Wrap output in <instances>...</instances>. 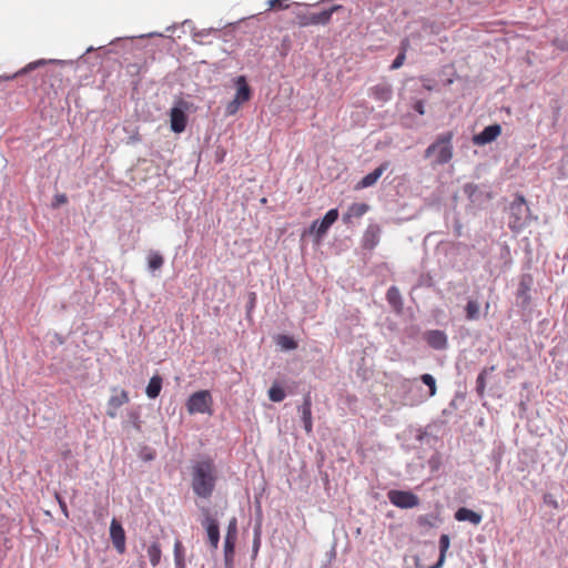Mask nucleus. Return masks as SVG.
Listing matches in <instances>:
<instances>
[{"mask_svg":"<svg viewBox=\"0 0 568 568\" xmlns=\"http://www.w3.org/2000/svg\"><path fill=\"white\" fill-rule=\"evenodd\" d=\"M190 110V103L185 100H179L170 111L171 129L176 132H183L187 124L186 112Z\"/></svg>","mask_w":568,"mask_h":568,"instance_id":"obj_10","label":"nucleus"},{"mask_svg":"<svg viewBox=\"0 0 568 568\" xmlns=\"http://www.w3.org/2000/svg\"><path fill=\"white\" fill-rule=\"evenodd\" d=\"M139 458L143 462H152L156 457V452L150 446H142L138 454Z\"/></svg>","mask_w":568,"mask_h":568,"instance_id":"obj_38","label":"nucleus"},{"mask_svg":"<svg viewBox=\"0 0 568 568\" xmlns=\"http://www.w3.org/2000/svg\"><path fill=\"white\" fill-rule=\"evenodd\" d=\"M43 63H44V61H42V60H40V61H38V62L30 63V64L28 65V69H33V68H36V67H38V65L43 64Z\"/></svg>","mask_w":568,"mask_h":568,"instance_id":"obj_52","label":"nucleus"},{"mask_svg":"<svg viewBox=\"0 0 568 568\" xmlns=\"http://www.w3.org/2000/svg\"><path fill=\"white\" fill-rule=\"evenodd\" d=\"M162 385H163V378L159 374L153 375L150 378V381L146 385V388H145L146 396L150 399H155L161 393Z\"/></svg>","mask_w":568,"mask_h":568,"instance_id":"obj_24","label":"nucleus"},{"mask_svg":"<svg viewBox=\"0 0 568 568\" xmlns=\"http://www.w3.org/2000/svg\"><path fill=\"white\" fill-rule=\"evenodd\" d=\"M495 371H496V366L491 365L489 367H484L479 372L477 379H476V393L479 398H483L485 396L487 376Z\"/></svg>","mask_w":568,"mask_h":568,"instance_id":"obj_23","label":"nucleus"},{"mask_svg":"<svg viewBox=\"0 0 568 568\" xmlns=\"http://www.w3.org/2000/svg\"><path fill=\"white\" fill-rule=\"evenodd\" d=\"M435 519L437 516L434 514L420 515L417 517V525L423 528H433L435 527Z\"/></svg>","mask_w":568,"mask_h":568,"instance_id":"obj_37","label":"nucleus"},{"mask_svg":"<svg viewBox=\"0 0 568 568\" xmlns=\"http://www.w3.org/2000/svg\"><path fill=\"white\" fill-rule=\"evenodd\" d=\"M173 555L175 568H186L185 547L180 539H176L174 542Z\"/></svg>","mask_w":568,"mask_h":568,"instance_id":"obj_29","label":"nucleus"},{"mask_svg":"<svg viewBox=\"0 0 568 568\" xmlns=\"http://www.w3.org/2000/svg\"><path fill=\"white\" fill-rule=\"evenodd\" d=\"M146 554L150 559V562L153 567L158 566L161 561L162 550L161 546L158 541H152L148 548Z\"/></svg>","mask_w":568,"mask_h":568,"instance_id":"obj_31","label":"nucleus"},{"mask_svg":"<svg viewBox=\"0 0 568 568\" xmlns=\"http://www.w3.org/2000/svg\"><path fill=\"white\" fill-rule=\"evenodd\" d=\"M406 45H407V41L405 43H403L402 51L399 52V54L393 61V63L390 65L392 70L399 69L404 64L405 59H406Z\"/></svg>","mask_w":568,"mask_h":568,"instance_id":"obj_39","label":"nucleus"},{"mask_svg":"<svg viewBox=\"0 0 568 568\" xmlns=\"http://www.w3.org/2000/svg\"><path fill=\"white\" fill-rule=\"evenodd\" d=\"M260 545H261V535H260V526H257L254 529V539H253V549H252L253 558L256 557L258 549H260Z\"/></svg>","mask_w":568,"mask_h":568,"instance_id":"obj_42","label":"nucleus"},{"mask_svg":"<svg viewBox=\"0 0 568 568\" xmlns=\"http://www.w3.org/2000/svg\"><path fill=\"white\" fill-rule=\"evenodd\" d=\"M419 381L428 388L426 397H434L437 393L436 378L432 374L425 373L419 376Z\"/></svg>","mask_w":568,"mask_h":568,"instance_id":"obj_33","label":"nucleus"},{"mask_svg":"<svg viewBox=\"0 0 568 568\" xmlns=\"http://www.w3.org/2000/svg\"><path fill=\"white\" fill-rule=\"evenodd\" d=\"M507 211L508 227L514 233H520L523 230L529 226L532 220H537L536 216H532L525 196L520 193L515 194V197L510 202Z\"/></svg>","mask_w":568,"mask_h":568,"instance_id":"obj_2","label":"nucleus"},{"mask_svg":"<svg viewBox=\"0 0 568 568\" xmlns=\"http://www.w3.org/2000/svg\"><path fill=\"white\" fill-rule=\"evenodd\" d=\"M68 203V196L67 194L64 193H58L54 195L53 200H52V203H51V207L52 209H59L61 205Z\"/></svg>","mask_w":568,"mask_h":568,"instance_id":"obj_41","label":"nucleus"},{"mask_svg":"<svg viewBox=\"0 0 568 568\" xmlns=\"http://www.w3.org/2000/svg\"><path fill=\"white\" fill-rule=\"evenodd\" d=\"M236 94L234 97L235 100L240 101L242 104L247 102L251 99L252 92L246 82L245 77L241 75L236 80Z\"/></svg>","mask_w":568,"mask_h":568,"instance_id":"obj_22","label":"nucleus"},{"mask_svg":"<svg viewBox=\"0 0 568 568\" xmlns=\"http://www.w3.org/2000/svg\"><path fill=\"white\" fill-rule=\"evenodd\" d=\"M113 395L110 396L106 403L105 414L110 418H116L119 408L128 404L130 400L129 393L125 389L112 388Z\"/></svg>","mask_w":568,"mask_h":568,"instance_id":"obj_11","label":"nucleus"},{"mask_svg":"<svg viewBox=\"0 0 568 568\" xmlns=\"http://www.w3.org/2000/svg\"><path fill=\"white\" fill-rule=\"evenodd\" d=\"M387 498L392 505L400 509H412L420 503L419 497L410 490L390 489Z\"/></svg>","mask_w":568,"mask_h":568,"instance_id":"obj_8","label":"nucleus"},{"mask_svg":"<svg viewBox=\"0 0 568 568\" xmlns=\"http://www.w3.org/2000/svg\"><path fill=\"white\" fill-rule=\"evenodd\" d=\"M424 156L429 160L434 169L438 165H444L453 158L452 144H429L425 150Z\"/></svg>","mask_w":568,"mask_h":568,"instance_id":"obj_5","label":"nucleus"},{"mask_svg":"<svg viewBox=\"0 0 568 568\" xmlns=\"http://www.w3.org/2000/svg\"><path fill=\"white\" fill-rule=\"evenodd\" d=\"M55 499H57L59 507H60L62 514L64 515V517L69 518V510H68V506H67L64 498L60 494L57 493Z\"/></svg>","mask_w":568,"mask_h":568,"instance_id":"obj_45","label":"nucleus"},{"mask_svg":"<svg viewBox=\"0 0 568 568\" xmlns=\"http://www.w3.org/2000/svg\"><path fill=\"white\" fill-rule=\"evenodd\" d=\"M241 104H242V103H241L240 101H237V100L233 99L232 101H230V102L226 104L225 113H226L227 115H233V114H235V113L239 111V109H240Z\"/></svg>","mask_w":568,"mask_h":568,"instance_id":"obj_43","label":"nucleus"},{"mask_svg":"<svg viewBox=\"0 0 568 568\" xmlns=\"http://www.w3.org/2000/svg\"><path fill=\"white\" fill-rule=\"evenodd\" d=\"M369 94L379 102H387L392 99L393 89L388 83L383 82L372 87L369 89Z\"/></svg>","mask_w":568,"mask_h":568,"instance_id":"obj_19","label":"nucleus"},{"mask_svg":"<svg viewBox=\"0 0 568 568\" xmlns=\"http://www.w3.org/2000/svg\"><path fill=\"white\" fill-rule=\"evenodd\" d=\"M542 499L546 505L552 507L554 509L559 508L558 500L556 499V497L552 494H550V493L545 494Z\"/></svg>","mask_w":568,"mask_h":568,"instance_id":"obj_44","label":"nucleus"},{"mask_svg":"<svg viewBox=\"0 0 568 568\" xmlns=\"http://www.w3.org/2000/svg\"><path fill=\"white\" fill-rule=\"evenodd\" d=\"M413 108H414V110H415L416 112H418L419 114H424V112H425V111H424V103H423V101H420V100L416 101V102L414 103V106H413Z\"/></svg>","mask_w":568,"mask_h":568,"instance_id":"obj_49","label":"nucleus"},{"mask_svg":"<svg viewBox=\"0 0 568 568\" xmlns=\"http://www.w3.org/2000/svg\"><path fill=\"white\" fill-rule=\"evenodd\" d=\"M211 150L214 151L215 162L222 163L226 155V150L222 148L220 144H205L204 148L200 150V156H202L203 154H207Z\"/></svg>","mask_w":568,"mask_h":568,"instance_id":"obj_30","label":"nucleus"},{"mask_svg":"<svg viewBox=\"0 0 568 568\" xmlns=\"http://www.w3.org/2000/svg\"><path fill=\"white\" fill-rule=\"evenodd\" d=\"M217 470L214 459L203 456L192 465L191 487L195 496L209 499L216 486Z\"/></svg>","mask_w":568,"mask_h":568,"instance_id":"obj_1","label":"nucleus"},{"mask_svg":"<svg viewBox=\"0 0 568 568\" xmlns=\"http://www.w3.org/2000/svg\"><path fill=\"white\" fill-rule=\"evenodd\" d=\"M236 540L235 538L224 537L223 552L225 568H234Z\"/></svg>","mask_w":568,"mask_h":568,"instance_id":"obj_20","label":"nucleus"},{"mask_svg":"<svg viewBox=\"0 0 568 568\" xmlns=\"http://www.w3.org/2000/svg\"><path fill=\"white\" fill-rule=\"evenodd\" d=\"M110 538L113 547L119 554L125 552V531L122 524L113 518L110 524Z\"/></svg>","mask_w":568,"mask_h":568,"instance_id":"obj_14","label":"nucleus"},{"mask_svg":"<svg viewBox=\"0 0 568 568\" xmlns=\"http://www.w3.org/2000/svg\"><path fill=\"white\" fill-rule=\"evenodd\" d=\"M285 390L277 384L272 385L268 389V398L272 402L280 403L285 398Z\"/></svg>","mask_w":568,"mask_h":568,"instance_id":"obj_36","label":"nucleus"},{"mask_svg":"<svg viewBox=\"0 0 568 568\" xmlns=\"http://www.w3.org/2000/svg\"><path fill=\"white\" fill-rule=\"evenodd\" d=\"M371 206L367 203H352L347 211L343 214V223L348 225L352 219H359L369 211Z\"/></svg>","mask_w":568,"mask_h":568,"instance_id":"obj_17","label":"nucleus"},{"mask_svg":"<svg viewBox=\"0 0 568 568\" xmlns=\"http://www.w3.org/2000/svg\"><path fill=\"white\" fill-rule=\"evenodd\" d=\"M422 285L430 286L432 285V277L430 276H427V277L420 276L417 286H422Z\"/></svg>","mask_w":568,"mask_h":568,"instance_id":"obj_48","label":"nucleus"},{"mask_svg":"<svg viewBox=\"0 0 568 568\" xmlns=\"http://www.w3.org/2000/svg\"><path fill=\"white\" fill-rule=\"evenodd\" d=\"M450 140H452V135L447 134V135L440 136L437 142L445 143V142H449Z\"/></svg>","mask_w":568,"mask_h":568,"instance_id":"obj_51","label":"nucleus"},{"mask_svg":"<svg viewBox=\"0 0 568 568\" xmlns=\"http://www.w3.org/2000/svg\"><path fill=\"white\" fill-rule=\"evenodd\" d=\"M463 192L477 206H481L493 199L491 190L487 184L466 183L463 186Z\"/></svg>","mask_w":568,"mask_h":568,"instance_id":"obj_6","label":"nucleus"},{"mask_svg":"<svg viewBox=\"0 0 568 568\" xmlns=\"http://www.w3.org/2000/svg\"><path fill=\"white\" fill-rule=\"evenodd\" d=\"M212 396L209 390H199L193 393L187 402L186 409L189 414H211Z\"/></svg>","mask_w":568,"mask_h":568,"instance_id":"obj_7","label":"nucleus"},{"mask_svg":"<svg viewBox=\"0 0 568 568\" xmlns=\"http://www.w3.org/2000/svg\"><path fill=\"white\" fill-rule=\"evenodd\" d=\"M423 339L435 351H445L448 348L447 334L442 329H427L423 333Z\"/></svg>","mask_w":568,"mask_h":568,"instance_id":"obj_12","label":"nucleus"},{"mask_svg":"<svg viewBox=\"0 0 568 568\" xmlns=\"http://www.w3.org/2000/svg\"><path fill=\"white\" fill-rule=\"evenodd\" d=\"M201 517L200 524L206 532L207 544L211 550L215 551L220 545V523H219V511L213 510L212 508L203 505L196 504Z\"/></svg>","mask_w":568,"mask_h":568,"instance_id":"obj_3","label":"nucleus"},{"mask_svg":"<svg viewBox=\"0 0 568 568\" xmlns=\"http://www.w3.org/2000/svg\"><path fill=\"white\" fill-rule=\"evenodd\" d=\"M454 518L457 521H468V523L477 526L481 523L483 515L480 513L469 509L467 507H459L455 511Z\"/></svg>","mask_w":568,"mask_h":568,"instance_id":"obj_18","label":"nucleus"},{"mask_svg":"<svg viewBox=\"0 0 568 568\" xmlns=\"http://www.w3.org/2000/svg\"><path fill=\"white\" fill-rule=\"evenodd\" d=\"M386 298H387V302L392 306H394V307L402 306V296H400L399 290L396 286H390L387 290Z\"/></svg>","mask_w":568,"mask_h":568,"instance_id":"obj_35","label":"nucleus"},{"mask_svg":"<svg viewBox=\"0 0 568 568\" xmlns=\"http://www.w3.org/2000/svg\"><path fill=\"white\" fill-rule=\"evenodd\" d=\"M449 407L452 408H456V400L455 399H452L450 403H449Z\"/></svg>","mask_w":568,"mask_h":568,"instance_id":"obj_53","label":"nucleus"},{"mask_svg":"<svg viewBox=\"0 0 568 568\" xmlns=\"http://www.w3.org/2000/svg\"><path fill=\"white\" fill-rule=\"evenodd\" d=\"M427 435H428V434H427V432H425V430H419V432H418V434L416 435V439H417L418 442H423V440H424V438H425Z\"/></svg>","mask_w":568,"mask_h":568,"instance_id":"obj_50","label":"nucleus"},{"mask_svg":"<svg viewBox=\"0 0 568 568\" xmlns=\"http://www.w3.org/2000/svg\"><path fill=\"white\" fill-rule=\"evenodd\" d=\"M255 302H256L255 293H250V298H248V302L246 304L247 313H250L254 308Z\"/></svg>","mask_w":568,"mask_h":568,"instance_id":"obj_47","label":"nucleus"},{"mask_svg":"<svg viewBox=\"0 0 568 568\" xmlns=\"http://www.w3.org/2000/svg\"><path fill=\"white\" fill-rule=\"evenodd\" d=\"M480 306L477 301L470 300L467 302L465 312L468 321H476L479 318Z\"/></svg>","mask_w":568,"mask_h":568,"instance_id":"obj_34","label":"nucleus"},{"mask_svg":"<svg viewBox=\"0 0 568 568\" xmlns=\"http://www.w3.org/2000/svg\"><path fill=\"white\" fill-rule=\"evenodd\" d=\"M148 268L151 273H155L156 271H160L164 264V257L163 255L158 252V251H153L151 250L149 253H148Z\"/></svg>","mask_w":568,"mask_h":568,"instance_id":"obj_27","label":"nucleus"},{"mask_svg":"<svg viewBox=\"0 0 568 568\" xmlns=\"http://www.w3.org/2000/svg\"><path fill=\"white\" fill-rule=\"evenodd\" d=\"M439 464H440V459H439V456H437V455L432 456L428 460V465L432 468V470H437L439 467Z\"/></svg>","mask_w":568,"mask_h":568,"instance_id":"obj_46","label":"nucleus"},{"mask_svg":"<svg viewBox=\"0 0 568 568\" xmlns=\"http://www.w3.org/2000/svg\"><path fill=\"white\" fill-rule=\"evenodd\" d=\"M438 546H439V557H438V560L436 561V564H434L433 566L428 567V568H442L444 566V562H445V559H446V552L450 546V538L448 535L446 534H443L440 537H439V541H438Z\"/></svg>","mask_w":568,"mask_h":568,"instance_id":"obj_26","label":"nucleus"},{"mask_svg":"<svg viewBox=\"0 0 568 568\" xmlns=\"http://www.w3.org/2000/svg\"><path fill=\"white\" fill-rule=\"evenodd\" d=\"M339 213L337 209L328 210L321 220L312 222L308 232L315 235L317 242H320L328 232L331 226L338 220Z\"/></svg>","mask_w":568,"mask_h":568,"instance_id":"obj_9","label":"nucleus"},{"mask_svg":"<svg viewBox=\"0 0 568 568\" xmlns=\"http://www.w3.org/2000/svg\"><path fill=\"white\" fill-rule=\"evenodd\" d=\"M275 344L284 352H291L298 347L295 338L287 334H278L274 337Z\"/></svg>","mask_w":568,"mask_h":568,"instance_id":"obj_25","label":"nucleus"},{"mask_svg":"<svg viewBox=\"0 0 568 568\" xmlns=\"http://www.w3.org/2000/svg\"><path fill=\"white\" fill-rule=\"evenodd\" d=\"M382 227L377 223H369L362 236V247L366 251H373L379 243Z\"/></svg>","mask_w":568,"mask_h":568,"instance_id":"obj_13","label":"nucleus"},{"mask_svg":"<svg viewBox=\"0 0 568 568\" xmlns=\"http://www.w3.org/2000/svg\"><path fill=\"white\" fill-rule=\"evenodd\" d=\"M342 6L335 4L327 10H323L321 12H308L301 11L296 13L297 24L302 28L308 26H326L333 16L334 12L339 10Z\"/></svg>","mask_w":568,"mask_h":568,"instance_id":"obj_4","label":"nucleus"},{"mask_svg":"<svg viewBox=\"0 0 568 568\" xmlns=\"http://www.w3.org/2000/svg\"><path fill=\"white\" fill-rule=\"evenodd\" d=\"M389 168V162L385 161L371 173L363 176L355 185V190H364L374 186L383 173Z\"/></svg>","mask_w":568,"mask_h":568,"instance_id":"obj_15","label":"nucleus"},{"mask_svg":"<svg viewBox=\"0 0 568 568\" xmlns=\"http://www.w3.org/2000/svg\"><path fill=\"white\" fill-rule=\"evenodd\" d=\"M298 413L303 423V427L307 435L313 433V420H312V398L310 394L303 397L302 405L298 406Z\"/></svg>","mask_w":568,"mask_h":568,"instance_id":"obj_16","label":"nucleus"},{"mask_svg":"<svg viewBox=\"0 0 568 568\" xmlns=\"http://www.w3.org/2000/svg\"><path fill=\"white\" fill-rule=\"evenodd\" d=\"M532 284V276L530 274H524L521 275L517 295L518 297L524 298L526 301L528 298V292L530 291Z\"/></svg>","mask_w":568,"mask_h":568,"instance_id":"obj_32","label":"nucleus"},{"mask_svg":"<svg viewBox=\"0 0 568 568\" xmlns=\"http://www.w3.org/2000/svg\"><path fill=\"white\" fill-rule=\"evenodd\" d=\"M225 537L237 539V519L232 517L229 521Z\"/></svg>","mask_w":568,"mask_h":568,"instance_id":"obj_40","label":"nucleus"},{"mask_svg":"<svg viewBox=\"0 0 568 568\" xmlns=\"http://www.w3.org/2000/svg\"><path fill=\"white\" fill-rule=\"evenodd\" d=\"M501 132L499 124L488 125L484 131L473 138V142H493Z\"/></svg>","mask_w":568,"mask_h":568,"instance_id":"obj_21","label":"nucleus"},{"mask_svg":"<svg viewBox=\"0 0 568 568\" xmlns=\"http://www.w3.org/2000/svg\"><path fill=\"white\" fill-rule=\"evenodd\" d=\"M125 416H126V420L124 422V424H130V425H132V427L135 430L141 432L142 420H141L140 408L131 407V408L126 409Z\"/></svg>","mask_w":568,"mask_h":568,"instance_id":"obj_28","label":"nucleus"}]
</instances>
